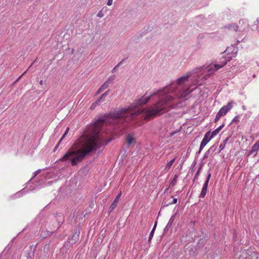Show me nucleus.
<instances>
[{
	"instance_id": "1",
	"label": "nucleus",
	"mask_w": 259,
	"mask_h": 259,
	"mask_svg": "<svg viewBox=\"0 0 259 259\" xmlns=\"http://www.w3.org/2000/svg\"><path fill=\"white\" fill-rule=\"evenodd\" d=\"M191 75L187 73L177 79L179 87L175 85L166 87L161 90L151 93L149 96L137 98L129 106L124 107L109 113L106 117L105 123L112 121L116 124L129 122L136 116L144 114V119L149 120L155 116L168 111L175 107L172 104L177 99L186 97L193 90L187 88H180V84L188 80Z\"/></svg>"
},
{
	"instance_id": "2",
	"label": "nucleus",
	"mask_w": 259,
	"mask_h": 259,
	"mask_svg": "<svg viewBox=\"0 0 259 259\" xmlns=\"http://www.w3.org/2000/svg\"><path fill=\"white\" fill-rule=\"evenodd\" d=\"M105 120V117L101 116L93 123L89 125L85 135L80 139L79 141L82 143L83 150L74 152V156L71 160L72 165H76L81 162L87 155L111 141V139L106 140L104 138V134L100 133Z\"/></svg>"
},
{
	"instance_id": "3",
	"label": "nucleus",
	"mask_w": 259,
	"mask_h": 259,
	"mask_svg": "<svg viewBox=\"0 0 259 259\" xmlns=\"http://www.w3.org/2000/svg\"><path fill=\"white\" fill-rule=\"evenodd\" d=\"M234 103V102L231 101L227 105L223 106L217 113L214 122H217L222 116H225L233 108Z\"/></svg>"
},
{
	"instance_id": "4",
	"label": "nucleus",
	"mask_w": 259,
	"mask_h": 259,
	"mask_svg": "<svg viewBox=\"0 0 259 259\" xmlns=\"http://www.w3.org/2000/svg\"><path fill=\"white\" fill-rule=\"evenodd\" d=\"M238 259H259V254L248 249L243 251Z\"/></svg>"
},
{
	"instance_id": "5",
	"label": "nucleus",
	"mask_w": 259,
	"mask_h": 259,
	"mask_svg": "<svg viewBox=\"0 0 259 259\" xmlns=\"http://www.w3.org/2000/svg\"><path fill=\"white\" fill-rule=\"evenodd\" d=\"M226 64V61L221 63V64H215L213 66L209 67L207 69V74L209 75L214 74L216 71L222 68Z\"/></svg>"
},
{
	"instance_id": "6",
	"label": "nucleus",
	"mask_w": 259,
	"mask_h": 259,
	"mask_svg": "<svg viewBox=\"0 0 259 259\" xmlns=\"http://www.w3.org/2000/svg\"><path fill=\"white\" fill-rule=\"evenodd\" d=\"M210 131L207 132L204 135L200 145V151H201L203 148L206 146V145L209 142V141L212 139L210 138Z\"/></svg>"
},
{
	"instance_id": "7",
	"label": "nucleus",
	"mask_w": 259,
	"mask_h": 259,
	"mask_svg": "<svg viewBox=\"0 0 259 259\" xmlns=\"http://www.w3.org/2000/svg\"><path fill=\"white\" fill-rule=\"evenodd\" d=\"M79 232H76L68 238L67 242L70 245L75 243L79 239Z\"/></svg>"
},
{
	"instance_id": "8",
	"label": "nucleus",
	"mask_w": 259,
	"mask_h": 259,
	"mask_svg": "<svg viewBox=\"0 0 259 259\" xmlns=\"http://www.w3.org/2000/svg\"><path fill=\"white\" fill-rule=\"evenodd\" d=\"M175 215H172L170 219L169 220V221L168 223L167 224L166 227L164 228V232L168 231L169 229L171 228V227L172 225V224L175 221Z\"/></svg>"
},
{
	"instance_id": "9",
	"label": "nucleus",
	"mask_w": 259,
	"mask_h": 259,
	"mask_svg": "<svg viewBox=\"0 0 259 259\" xmlns=\"http://www.w3.org/2000/svg\"><path fill=\"white\" fill-rule=\"evenodd\" d=\"M121 195V192H120L117 195V196L116 197L115 200H114V201L113 202V203L111 205V206H110V207L109 208V210H110V212L112 211L113 210H114L115 208V207H116L117 202L118 201V199L120 197Z\"/></svg>"
},
{
	"instance_id": "10",
	"label": "nucleus",
	"mask_w": 259,
	"mask_h": 259,
	"mask_svg": "<svg viewBox=\"0 0 259 259\" xmlns=\"http://www.w3.org/2000/svg\"><path fill=\"white\" fill-rule=\"evenodd\" d=\"M259 149V141H257L252 146L248 155H251L254 152H257Z\"/></svg>"
},
{
	"instance_id": "11",
	"label": "nucleus",
	"mask_w": 259,
	"mask_h": 259,
	"mask_svg": "<svg viewBox=\"0 0 259 259\" xmlns=\"http://www.w3.org/2000/svg\"><path fill=\"white\" fill-rule=\"evenodd\" d=\"M109 84H110L108 83V81H106L98 90L96 94H99L102 92L105 89H107L109 87Z\"/></svg>"
},
{
	"instance_id": "12",
	"label": "nucleus",
	"mask_w": 259,
	"mask_h": 259,
	"mask_svg": "<svg viewBox=\"0 0 259 259\" xmlns=\"http://www.w3.org/2000/svg\"><path fill=\"white\" fill-rule=\"evenodd\" d=\"M207 187L208 185H207L206 184H203L200 194L199 195L200 198H203L205 197L207 193Z\"/></svg>"
},
{
	"instance_id": "13",
	"label": "nucleus",
	"mask_w": 259,
	"mask_h": 259,
	"mask_svg": "<svg viewBox=\"0 0 259 259\" xmlns=\"http://www.w3.org/2000/svg\"><path fill=\"white\" fill-rule=\"evenodd\" d=\"M225 124L223 123L222 125H221L220 126H219L217 128L214 130L211 133L210 135V138H213L214 136L217 135L219 132L223 128Z\"/></svg>"
},
{
	"instance_id": "14",
	"label": "nucleus",
	"mask_w": 259,
	"mask_h": 259,
	"mask_svg": "<svg viewBox=\"0 0 259 259\" xmlns=\"http://www.w3.org/2000/svg\"><path fill=\"white\" fill-rule=\"evenodd\" d=\"M157 222H155V224H154V225L149 234V239H148V241L150 242L151 241V240L152 239L153 237V235H154V232H155V229H156V226H157Z\"/></svg>"
},
{
	"instance_id": "15",
	"label": "nucleus",
	"mask_w": 259,
	"mask_h": 259,
	"mask_svg": "<svg viewBox=\"0 0 259 259\" xmlns=\"http://www.w3.org/2000/svg\"><path fill=\"white\" fill-rule=\"evenodd\" d=\"M133 141H134L133 136L131 134L128 135L126 138V141L127 144L128 145H131L133 143Z\"/></svg>"
},
{
	"instance_id": "16",
	"label": "nucleus",
	"mask_w": 259,
	"mask_h": 259,
	"mask_svg": "<svg viewBox=\"0 0 259 259\" xmlns=\"http://www.w3.org/2000/svg\"><path fill=\"white\" fill-rule=\"evenodd\" d=\"M175 160H176V158H174V159L171 160L170 161H169L167 163V164L165 165V170H168L170 169V168L171 167V166L172 165V164L174 163V162H175Z\"/></svg>"
},
{
	"instance_id": "17",
	"label": "nucleus",
	"mask_w": 259,
	"mask_h": 259,
	"mask_svg": "<svg viewBox=\"0 0 259 259\" xmlns=\"http://www.w3.org/2000/svg\"><path fill=\"white\" fill-rule=\"evenodd\" d=\"M100 103V99L97 100L95 102H93L90 107L91 110H94Z\"/></svg>"
},
{
	"instance_id": "18",
	"label": "nucleus",
	"mask_w": 259,
	"mask_h": 259,
	"mask_svg": "<svg viewBox=\"0 0 259 259\" xmlns=\"http://www.w3.org/2000/svg\"><path fill=\"white\" fill-rule=\"evenodd\" d=\"M229 29L231 30H233L235 31H237L238 30V26L236 24H232L230 25L227 27Z\"/></svg>"
},
{
	"instance_id": "19",
	"label": "nucleus",
	"mask_w": 259,
	"mask_h": 259,
	"mask_svg": "<svg viewBox=\"0 0 259 259\" xmlns=\"http://www.w3.org/2000/svg\"><path fill=\"white\" fill-rule=\"evenodd\" d=\"M171 197L173 198L172 201L171 202H168L167 203H164L163 204V206H168L169 205L175 204V203H176L177 202V201H178L177 198H174V197L172 196H171Z\"/></svg>"
},
{
	"instance_id": "20",
	"label": "nucleus",
	"mask_w": 259,
	"mask_h": 259,
	"mask_svg": "<svg viewBox=\"0 0 259 259\" xmlns=\"http://www.w3.org/2000/svg\"><path fill=\"white\" fill-rule=\"evenodd\" d=\"M178 178V176L177 175H175L173 178V180H172V181L170 183V184H171L172 185H176L177 184Z\"/></svg>"
},
{
	"instance_id": "21",
	"label": "nucleus",
	"mask_w": 259,
	"mask_h": 259,
	"mask_svg": "<svg viewBox=\"0 0 259 259\" xmlns=\"http://www.w3.org/2000/svg\"><path fill=\"white\" fill-rule=\"evenodd\" d=\"M65 138V133L63 134V135H62L61 138L60 139V140H59V142L58 143V144H57V145L55 146L54 149V151L55 152L57 149L58 148L60 143L61 142L62 140Z\"/></svg>"
},
{
	"instance_id": "22",
	"label": "nucleus",
	"mask_w": 259,
	"mask_h": 259,
	"mask_svg": "<svg viewBox=\"0 0 259 259\" xmlns=\"http://www.w3.org/2000/svg\"><path fill=\"white\" fill-rule=\"evenodd\" d=\"M109 90H107V91H106L104 93H103V94L101 95V97H100V98H99L98 99H100V101H101V100H102L103 98H104L106 97L107 96V95L109 94Z\"/></svg>"
},
{
	"instance_id": "23",
	"label": "nucleus",
	"mask_w": 259,
	"mask_h": 259,
	"mask_svg": "<svg viewBox=\"0 0 259 259\" xmlns=\"http://www.w3.org/2000/svg\"><path fill=\"white\" fill-rule=\"evenodd\" d=\"M239 115H237V116H235L234 118L232 120L231 123H233L234 122H236V123L239 122Z\"/></svg>"
},
{
	"instance_id": "24",
	"label": "nucleus",
	"mask_w": 259,
	"mask_h": 259,
	"mask_svg": "<svg viewBox=\"0 0 259 259\" xmlns=\"http://www.w3.org/2000/svg\"><path fill=\"white\" fill-rule=\"evenodd\" d=\"M210 177H211V173L210 172H208L207 174V177H206V179L205 181L204 182V184H206L207 185H208Z\"/></svg>"
},
{
	"instance_id": "25",
	"label": "nucleus",
	"mask_w": 259,
	"mask_h": 259,
	"mask_svg": "<svg viewBox=\"0 0 259 259\" xmlns=\"http://www.w3.org/2000/svg\"><path fill=\"white\" fill-rule=\"evenodd\" d=\"M215 149L214 146H211L206 152V154L210 152H213Z\"/></svg>"
},
{
	"instance_id": "26",
	"label": "nucleus",
	"mask_w": 259,
	"mask_h": 259,
	"mask_svg": "<svg viewBox=\"0 0 259 259\" xmlns=\"http://www.w3.org/2000/svg\"><path fill=\"white\" fill-rule=\"evenodd\" d=\"M123 60H122L121 61H120L119 63H118L116 65V66L112 69V72H113L114 71H115V70L116 69V68H117L123 62Z\"/></svg>"
},
{
	"instance_id": "27",
	"label": "nucleus",
	"mask_w": 259,
	"mask_h": 259,
	"mask_svg": "<svg viewBox=\"0 0 259 259\" xmlns=\"http://www.w3.org/2000/svg\"><path fill=\"white\" fill-rule=\"evenodd\" d=\"M115 79V77L114 76H111L106 81H108V83L109 84H110L111 82H112V81L114 80Z\"/></svg>"
},
{
	"instance_id": "28",
	"label": "nucleus",
	"mask_w": 259,
	"mask_h": 259,
	"mask_svg": "<svg viewBox=\"0 0 259 259\" xmlns=\"http://www.w3.org/2000/svg\"><path fill=\"white\" fill-rule=\"evenodd\" d=\"M97 17L99 18H102L104 16V13H103L102 10H100L97 14Z\"/></svg>"
},
{
	"instance_id": "29",
	"label": "nucleus",
	"mask_w": 259,
	"mask_h": 259,
	"mask_svg": "<svg viewBox=\"0 0 259 259\" xmlns=\"http://www.w3.org/2000/svg\"><path fill=\"white\" fill-rule=\"evenodd\" d=\"M201 168H199L198 170L197 171L195 175V179H196L199 175L200 171Z\"/></svg>"
},
{
	"instance_id": "30",
	"label": "nucleus",
	"mask_w": 259,
	"mask_h": 259,
	"mask_svg": "<svg viewBox=\"0 0 259 259\" xmlns=\"http://www.w3.org/2000/svg\"><path fill=\"white\" fill-rule=\"evenodd\" d=\"M65 160V154L60 159L59 161H57V162L58 163L59 162H63Z\"/></svg>"
},
{
	"instance_id": "31",
	"label": "nucleus",
	"mask_w": 259,
	"mask_h": 259,
	"mask_svg": "<svg viewBox=\"0 0 259 259\" xmlns=\"http://www.w3.org/2000/svg\"><path fill=\"white\" fill-rule=\"evenodd\" d=\"M230 139V137H227L223 141V144L225 145L227 144V142L229 141V140Z\"/></svg>"
},
{
	"instance_id": "32",
	"label": "nucleus",
	"mask_w": 259,
	"mask_h": 259,
	"mask_svg": "<svg viewBox=\"0 0 259 259\" xmlns=\"http://www.w3.org/2000/svg\"><path fill=\"white\" fill-rule=\"evenodd\" d=\"M225 145L223 144H221L219 146L220 151L223 150L225 148Z\"/></svg>"
},
{
	"instance_id": "33",
	"label": "nucleus",
	"mask_w": 259,
	"mask_h": 259,
	"mask_svg": "<svg viewBox=\"0 0 259 259\" xmlns=\"http://www.w3.org/2000/svg\"><path fill=\"white\" fill-rule=\"evenodd\" d=\"M40 171H41L40 169H39L37 170L36 171H35L34 172L33 177H35L37 175H38L40 172Z\"/></svg>"
},
{
	"instance_id": "34",
	"label": "nucleus",
	"mask_w": 259,
	"mask_h": 259,
	"mask_svg": "<svg viewBox=\"0 0 259 259\" xmlns=\"http://www.w3.org/2000/svg\"><path fill=\"white\" fill-rule=\"evenodd\" d=\"M178 132H179V131H173L170 133L169 136L172 137L174 135H175L176 133H177Z\"/></svg>"
},
{
	"instance_id": "35",
	"label": "nucleus",
	"mask_w": 259,
	"mask_h": 259,
	"mask_svg": "<svg viewBox=\"0 0 259 259\" xmlns=\"http://www.w3.org/2000/svg\"><path fill=\"white\" fill-rule=\"evenodd\" d=\"M112 3H113V0H108L107 3V5L111 6V5H112Z\"/></svg>"
},
{
	"instance_id": "36",
	"label": "nucleus",
	"mask_w": 259,
	"mask_h": 259,
	"mask_svg": "<svg viewBox=\"0 0 259 259\" xmlns=\"http://www.w3.org/2000/svg\"><path fill=\"white\" fill-rule=\"evenodd\" d=\"M68 130H69V127H67V128H66V135H67V134L68 132Z\"/></svg>"
},
{
	"instance_id": "37",
	"label": "nucleus",
	"mask_w": 259,
	"mask_h": 259,
	"mask_svg": "<svg viewBox=\"0 0 259 259\" xmlns=\"http://www.w3.org/2000/svg\"><path fill=\"white\" fill-rule=\"evenodd\" d=\"M39 84L40 85H42L43 84V80H41L40 81H39Z\"/></svg>"
},
{
	"instance_id": "38",
	"label": "nucleus",
	"mask_w": 259,
	"mask_h": 259,
	"mask_svg": "<svg viewBox=\"0 0 259 259\" xmlns=\"http://www.w3.org/2000/svg\"><path fill=\"white\" fill-rule=\"evenodd\" d=\"M69 154V152H66V154H65V155H66V157L68 156V155Z\"/></svg>"
},
{
	"instance_id": "39",
	"label": "nucleus",
	"mask_w": 259,
	"mask_h": 259,
	"mask_svg": "<svg viewBox=\"0 0 259 259\" xmlns=\"http://www.w3.org/2000/svg\"><path fill=\"white\" fill-rule=\"evenodd\" d=\"M74 53V50L72 49L71 51V54H72Z\"/></svg>"
},
{
	"instance_id": "40",
	"label": "nucleus",
	"mask_w": 259,
	"mask_h": 259,
	"mask_svg": "<svg viewBox=\"0 0 259 259\" xmlns=\"http://www.w3.org/2000/svg\"><path fill=\"white\" fill-rule=\"evenodd\" d=\"M201 152V151H200V149L199 150V151L198 152V153H197L198 155L200 154V153Z\"/></svg>"
},
{
	"instance_id": "41",
	"label": "nucleus",
	"mask_w": 259,
	"mask_h": 259,
	"mask_svg": "<svg viewBox=\"0 0 259 259\" xmlns=\"http://www.w3.org/2000/svg\"><path fill=\"white\" fill-rule=\"evenodd\" d=\"M27 71V70H26V71H25V72H24V73H23L21 76H22V75H23L24 74H25Z\"/></svg>"
},
{
	"instance_id": "42",
	"label": "nucleus",
	"mask_w": 259,
	"mask_h": 259,
	"mask_svg": "<svg viewBox=\"0 0 259 259\" xmlns=\"http://www.w3.org/2000/svg\"><path fill=\"white\" fill-rule=\"evenodd\" d=\"M64 165H63L62 166H61V169L63 168H64Z\"/></svg>"
},
{
	"instance_id": "43",
	"label": "nucleus",
	"mask_w": 259,
	"mask_h": 259,
	"mask_svg": "<svg viewBox=\"0 0 259 259\" xmlns=\"http://www.w3.org/2000/svg\"><path fill=\"white\" fill-rule=\"evenodd\" d=\"M22 76H20L18 79H17V80H19V79H20L21 77Z\"/></svg>"
},
{
	"instance_id": "44",
	"label": "nucleus",
	"mask_w": 259,
	"mask_h": 259,
	"mask_svg": "<svg viewBox=\"0 0 259 259\" xmlns=\"http://www.w3.org/2000/svg\"><path fill=\"white\" fill-rule=\"evenodd\" d=\"M196 69H197H197H198V70H201V68H197Z\"/></svg>"
},
{
	"instance_id": "45",
	"label": "nucleus",
	"mask_w": 259,
	"mask_h": 259,
	"mask_svg": "<svg viewBox=\"0 0 259 259\" xmlns=\"http://www.w3.org/2000/svg\"><path fill=\"white\" fill-rule=\"evenodd\" d=\"M32 65V64L31 65H30L29 68H30V67H31Z\"/></svg>"
}]
</instances>
